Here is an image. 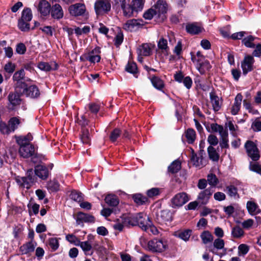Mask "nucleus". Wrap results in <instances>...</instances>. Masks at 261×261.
<instances>
[{"mask_svg":"<svg viewBox=\"0 0 261 261\" xmlns=\"http://www.w3.org/2000/svg\"><path fill=\"white\" fill-rule=\"evenodd\" d=\"M80 138L81 142L84 145L88 146L91 144V138L90 135V132L88 128H81Z\"/></svg>","mask_w":261,"mask_h":261,"instance_id":"25","label":"nucleus"},{"mask_svg":"<svg viewBox=\"0 0 261 261\" xmlns=\"http://www.w3.org/2000/svg\"><path fill=\"white\" fill-rule=\"evenodd\" d=\"M158 47L159 49L162 50H166L168 49L167 40L163 37H162L158 42Z\"/></svg>","mask_w":261,"mask_h":261,"instance_id":"64","label":"nucleus"},{"mask_svg":"<svg viewBox=\"0 0 261 261\" xmlns=\"http://www.w3.org/2000/svg\"><path fill=\"white\" fill-rule=\"evenodd\" d=\"M147 247L152 252H162L167 249L168 245L162 239H153L148 242Z\"/></svg>","mask_w":261,"mask_h":261,"instance_id":"5","label":"nucleus"},{"mask_svg":"<svg viewBox=\"0 0 261 261\" xmlns=\"http://www.w3.org/2000/svg\"><path fill=\"white\" fill-rule=\"evenodd\" d=\"M124 223L125 226L129 227L130 226H137V214L130 216H123Z\"/></svg>","mask_w":261,"mask_h":261,"instance_id":"29","label":"nucleus"},{"mask_svg":"<svg viewBox=\"0 0 261 261\" xmlns=\"http://www.w3.org/2000/svg\"><path fill=\"white\" fill-rule=\"evenodd\" d=\"M36 244L37 243L35 242H34V243H32V241H29L25 243L22 245L20 246L19 248V251L20 253V254H28L34 252Z\"/></svg>","mask_w":261,"mask_h":261,"instance_id":"23","label":"nucleus"},{"mask_svg":"<svg viewBox=\"0 0 261 261\" xmlns=\"http://www.w3.org/2000/svg\"><path fill=\"white\" fill-rule=\"evenodd\" d=\"M33 18V14L31 8L25 7L23 9L21 12V17L19 18L20 19L31 21Z\"/></svg>","mask_w":261,"mask_h":261,"instance_id":"44","label":"nucleus"},{"mask_svg":"<svg viewBox=\"0 0 261 261\" xmlns=\"http://www.w3.org/2000/svg\"><path fill=\"white\" fill-rule=\"evenodd\" d=\"M75 220L76 224L80 225L84 222L94 223L95 221V218L93 215L82 212H79L76 214Z\"/></svg>","mask_w":261,"mask_h":261,"instance_id":"18","label":"nucleus"},{"mask_svg":"<svg viewBox=\"0 0 261 261\" xmlns=\"http://www.w3.org/2000/svg\"><path fill=\"white\" fill-rule=\"evenodd\" d=\"M191 233L192 230L185 229L184 230L178 232L176 236L182 240L187 241L189 240L190 236H191Z\"/></svg>","mask_w":261,"mask_h":261,"instance_id":"51","label":"nucleus"},{"mask_svg":"<svg viewBox=\"0 0 261 261\" xmlns=\"http://www.w3.org/2000/svg\"><path fill=\"white\" fill-rule=\"evenodd\" d=\"M249 169L250 171L255 172L261 175V165L258 162H250Z\"/></svg>","mask_w":261,"mask_h":261,"instance_id":"55","label":"nucleus"},{"mask_svg":"<svg viewBox=\"0 0 261 261\" xmlns=\"http://www.w3.org/2000/svg\"><path fill=\"white\" fill-rule=\"evenodd\" d=\"M189 200L187 194L185 192L176 194L171 199V204L173 208L179 207L182 206Z\"/></svg>","mask_w":261,"mask_h":261,"instance_id":"10","label":"nucleus"},{"mask_svg":"<svg viewBox=\"0 0 261 261\" xmlns=\"http://www.w3.org/2000/svg\"><path fill=\"white\" fill-rule=\"evenodd\" d=\"M207 181L211 186V187L214 188L219 183V180L216 175L214 173H210L207 176Z\"/></svg>","mask_w":261,"mask_h":261,"instance_id":"53","label":"nucleus"},{"mask_svg":"<svg viewBox=\"0 0 261 261\" xmlns=\"http://www.w3.org/2000/svg\"><path fill=\"white\" fill-rule=\"evenodd\" d=\"M54 166V164L51 163L37 164L34 167L35 174L41 180H46L51 176Z\"/></svg>","mask_w":261,"mask_h":261,"instance_id":"2","label":"nucleus"},{"mask_svg":"<svg viewBox=\"0 0 261 261\" xmlns=\"http://www.w3.org/2000/svg\"><path fill=\"white\" fill-rule=\"evenodd\" d=\"M129 197L133 199L137 206L148 205L150 203L148 197L141 193L130 194L129 195Z\"/></svg>","mask_w":261,"mask_h":261,"instance_id":"16","label":"nucleus"},{"mask_svg":"<svg viewBox=\"0 0 261 261\" xmlns=\"http://www.w3.org/2000/svg\"><path fill=\"white\" fill-rule=\"evenodd\" d=\"M200 238L202 243L207 244L213 241V236L212 233L208 230L203 231L200 234Z\"/></svg>","mask_w":261,"mask_h":261,"instance_id":"49","label":"nucleus"},{"mask_svg":"<svg viewBox=\"0 0 261 261\" xmlns=\"http://www.w3.org/2000/svg\"><path fill=\"white\" fill-rule=\"evenodd\" d=\"M196 132L193 128H189L185 132V137L189 144H193L196 139Z\"/></svg>","mask_w":261,"mask_h":261,"instance_id":"40","label":"nucleus"},{"mask_svg":"<svg viewBox=\"0 0 261 261\" xmlns=\"http://www.w3.org/2000/svg\"><path fill=\"white\" fill-rule=\"evenodd\" d=\"M59 239L57 238H50L48 239V245L52 251H55L59 248Z\"/></svg>","mask_w":261,"mask_h":261,"instance_id":"56","label":"nucleus"},{"mask_svg":"<svg viewBox=\"0 0 261 261\" xmlns=\"http://www.w3.org/2000/svg\"><path fill=\"white\" fill-rule=\"evenodd\" d=\"M66 239L71 243L74 244L75 246H79L81 242L80 240L73 234H68L66 236Z\"/></svg>","mask_w":261,"mask_h":261,"instance_id":"60","label":"nucleus"},{"mask_svg":"<svg viewBox=\"0 0 261 261\" xmlns=\"http://www.w3.org/2000/svg\"><path fill=\"white\" fill-rule=\"evenodd\" d=\"M16 91L20 94L33 99L38 98L40 95V90L36 85H29L28 83H25L24 86Z\"/></svg>","mask_w":261,"mask_h":261,"instance_id":"3","label":"nucleus"},{"mask_svg":"<svg viewBox=\"0 0 261 261\" xmlns=\"http://www.w3.org/2000/svg\"><path fill=\"white\" fill-rule=\"evenodd\" d=\"M221 137L220 142V146L222 148H228L229 147L228 142V134L227 129H225L224 132L220 134Z\"/></svg>","mask_w":261,"mask_h":261,"instance_id":"48","label":"nucleus"},{"mask_svg":"<svg viewBox=\"0 0 261 261\" xmlns=\"http://www.w3.org/2000/svg\"><path fill=\"white\" fill-rule=\"evenodd\" d=\"M227 194L230 197L239 196L238 188L234 185H229L226 187Z\"/></svg>","mask_w":261,"mask_h":261,"instance_id":"59","label":"nucleus"},{"mask_svg":"<svg viewBox=\"0 0 261 261\" xmlns=\"http://www.w3.org/2000/svg\"><path fill=\"white\" fill-rule=\"evenodd\" d=\"M122 130L119 127H115L110 133L109 140L112 143H115L121 136Z\"/></svg>","mask_w":261,"mask_h":261,"instance_id":"38","label":"nucleus"},{"mask_svg":"<svg viewBox=\"0 0 261 261\" xmlns=\"http://www.w3.org/2000/svg\"><path fill=\"white\" fill-rule=\"evenodd\" d=\"M126 3V0H112V8L117 13H118Z\"/></svg>","mask_w":261,"mask_h":261,"instance_id":"47","label":"nucleus"},{"mask_svg":"<svg viewBox=\"0 0 261 261\" xmlns=\"http://www.w3.org/2000/svg\"><path fill=\"white\" fill-rule=\"evenodd\" d=\"M117 33L115 37L114 38V41L115 46L116 47H118L123 41L124 36L122 31L120 27H117Z\"/></svg>","mask_w":261,"mask_h":261,"instance_id":"41","label":"nucleus"},{"mask_svg":"<svg viewBox=\"0 0 261 261\" xmlns=\"http://www.w3.org/2000/svg\"><path fill=\"white\" fill-rule=\"evenodd\" d=\"M256 38L257 37L252 35L247 36L242 39V43L247 48H254L255 46L254 41Z\"/></svg>","mask_w":261,"mask_h":261,"instance_id":"31","label":"nucleus"},{"mask_svg":"<svg viewBox=\"0 0 261 261\" xmlns=\"http://www.w3.org/2000/svg\"><path fill=\"white\" fill-rule=\"evenodd\" d=\"M171 215L169 210H162L160 213H156L154 220L158 224L163 225L166 222H170L172 220Z\"/></svg>","mask_w":261,"mask_h":261,"instance_id":"13","label":"nucleus"},{"mask_svg":"<svg viewBox=\"0 0 261 261\" xmlns=\"http://www.w3.org/2000/svg\"><path fill=\"white\" fill-rule=\"evenodd\" d=\"M25 73L23 68H21L19 70L15 71L13 75L12 79L14 84L15 90L16 91L22 86H24L26 81H24Z\"/></svg>","mask_w":261,"mask_h":261,"instance_id":"8","label":"nucleus"},{"mask_svg":"<svg viewBox=\"0 0 261 261\" xmlns=\"http://www.w3.org/2000/svg\"><path fill=\"white\" fill-rule=\"evenodd\" d=\"M210 98L214 111L215 112L219 111L221 108L223 99L219 98L214 89L210 93Z\"/></svg>","mask_w":261,"mask_h":261,"instance_id":"19","label":"nucleus"},{"mask_svg":"<svg viewBox=\"0 0 261 261\" xmlns=\"http://www.w3.org/2000/svg\"><path fill=\"white\" fill-rule=\"evenodd\" d=\"M244 231L239 225H236L232 228L231 234L232 238L234 239H240L244 235Z\"/></svg>","mask_w":261,"mask_h":261,"instance_id":"39","label":"nucleus"},{"mask_svg":"<svg viewBox=\"0 0 261 261\" xmlns=\"http://www.w3.org/2000/svg\"><path fill=\"white\" fill-rule=\"evenodd\" d=\"M141 54L144 56H149L151 54V48L147 43L143 44L140 49Z\"/></svg>","mask_w":261,"mask_h":261,"instance_id":"61","label":"nucleus"},{"mask_svg":"<svg viewBox=\"0 0 261 261\" xmlns=\"http://www.w3.org/2000/svg\"><path fill=\"white\" fill-rule=\"evenodd\" d=\"M79 246L81 247V248L84 252L85 255H92L93 254V250L91 251L90 253H89V252L92 249V246L88 241H81Z\"/></svg>","mask_w":261,"mask_h":261,"instance_id":"50","label":"nucleus"},{"mask_svg":"<svg viewBox=\"0 0 261 261\" xmlns=\"http://www.w3.org/2000/svg\"><path fill=\"white\" fill-rule=\"evenodd\" d=\"M105 202L111 207H116L119 203L118 197L114 194H107L105 198Z\"/></svg>","mask_w":261,"mask_h":261,"instance_id":"26","label":"nucleus"},{"mask_svg":"<svg viewBox=\"0 0 261 261\" xmlns=\"http://www.w3.org/2000/svg\"><path fill=\"white\" fill-rule=\"evenodd\" d=\"M225 242L223 239L218 238L215 240L213 243L214 247L217 250L224 249Z\"/></svg>","mask_w":261,"mask_h":261,"instance_id":"62","label":"nucleus"},{"mask_svg":"<svg viewBox=\"0 0 261 261\" xmlns=\"http://www.w3.org/2000/svg\"><path fill=\"white\" fill-rule=\"evenodd\" d=\"M69 196L71 200L77 203L84 200V194L81 192L75 190H71Z\"/></svg>","mask_w":261,"mask_h":261,"instance_id":"34","label":"nucleus"},{"mask_svg":"<svg viewBox=\"0 0 261 261\" xmlns=\"http://www.w3.org/2000/svg\"><path fill=\"white\" fill-rule=\"evenodd\" d=\"M16 65L11 61L8 62L4 66V72L10 74H13L15 70Z\"/></svg>","mask_w":261,"mask_h":261,"instance_id":"57","label":"nucleus"},{"mask_svg":"<svg viewBox=\"0 0 261 261\" xmlns=\"http://www.w3.org/2000/svg\"><path fill=\"white\" fill-rule=\"evenodd\" d=\"M137 216L138 218L137 219V226H139L142 230L146 231L148 229V220H146L142 213H137Z\"/></svg>","mask_w":261,"mask_h":261,"instance_id":"32","label":"nucleus"},{"mask_svg":"<svg viewBox=\"0 0 261 261\" xmlns=\"http://www.w3.org/2000/svg\"><path fill=\"white\" fill-rule=\"evenodd\" d=\"M30 21L18 19L17 21V27L18 29L23 32H29L31 30Z\"/></svg>","mask_w":261,"mask_h":261,"instance_id":"37","label":"nucleus"},{"mask_svg":"<svg viewBox=\"0 0 261 261\" xmlns=\"http://www.w3.org/2000/svg\"><path fill=\"white\" fill-rule=\"evenodd\" d=\"M207 153L210 160L214 162H218L219 160V154L216 151L215 148L212 146L207 148Z\"/></svg>","mask_w":261,"mask_h":261,"instance_id":"43","label":"nucleus"},{"mask_svg":"<svg viewBox=\"0 0 261 261\" xmlns=\"http://www.w3.org/2000/svg\"><path fill=\"white\" fill-rule=\"evenodd\" d=\"M192 150V156L191 158V161L193 162V165L195 166H199L200 165H203L202 163V160L203 159V157L202 156V154H201L200 155V162H199V158L197 156L196 153H195L193 149Z\"/></svg>","mask_w":261,"mask_h":261,"instance_id":"52","label":"nucleus"},{"mask_svg":"<svg viewBox=\"0 0 261 261\" xmlns=\"http://www.w3.org/2000/svg\"><path fill=\"white\" fill-rule=\"evenodd\" d=\"M214 192L213 187H208L205 190L201 191L198 194L197 199L201 205H206L208 202Z\"/></svg>","mask_w":261,"mask_h":261,"instance_id":"17","label":"nucleus"},{"mask_svg":"<svg viewBox=\"0 0 261 261\" xmlns=\"http://www.w3.org/2000/svg\"><path fill=\"white\" fill-rule=\"evenodd\" d=\"M14 138L19 146L18 153L20 157L25 159L31 158L35 151H37L38 146L31 143L33 136L31 133H28L26 135H15Z\"/></svg>","mask_w":261,"mask_h":261,"instance_id":"1","label":"nucleus"},{"mask_svg":"<svg viewBox=\"0 0 261 261\" xmlns=\"http://www.w3.org/2000/svg\"><path fill=\"white\" fill-rule=\"evenodd\" d=\"M69 14L73 16H83L86 12V8L84 4L76 3L69 7Z\"/></svg>","mask_w":261,"mask_h":261,"instance_id":"14","label":"nucleus"},{"mask_svg":"<svg viewBox=\"0 0 261 261\" xmlns=\"http://www.w3.org/2000/svg\"><path fill=\"white\" fill-rule=\"evenodd\" d=\"M48 159L45 155L38 153L37 151H35L34 154L31 158V162L35 164L43 163L42 161H46Z\"/></svg>","mask_w":261,"mask_h":261,"instance_id":"35","label":"nucleus"},{"mask_svg":"<svg viewBox=\"0 0 261 261\" xmlns=\"http://www.w3.org/2000/svg\"><path fill=\"white\" fill-rule=\"evenodd\" d=\"M51 5L46 0H40L37 6V11L41 17L45 18L48 16L50 12Z\"/></svg>","mask_w":261,"mask_h":261,"instance_id":"15","label":"nucleus"},{"mask_svg":"<svg viewBox=\"0 0 261 261\" xmlns=\"http://www.w3.org/2000/svg\"><path fill=\"white\" fill-rule=\"evenodd\" d=\"M50 14L54 19L59 20L62 19L64 16V11L61 6L57 3L52 5Z\"/></svg>","mask_w":261,"mask_h":261,"instance_id":"21","label":"nucleus"},{"mask_svg":"<svg viewBox=\"0 0 261 261\" xmlns=\"http://www.w3.org/2000/svg\"><path fill=\"white\" fill-rule=\"evenodd\" d=\"M126 72L132 74L134 77L138 78L139 76V70L137 64L134 62L128 61L125 67Z\"/></svg>","mask_w":261,"mask_h":261,"instance_id":"27","label":"nucleus"},{"mask_svg":"<svg viewBox=\"0 0 261 261\" xmlns=\"http://www.w3.org/2000/svg\"><path fill=\"white\" fill-rule=\"evenodd\" d=\"M155 16H157L156 12L155 10L151 8L144 13L143 17L145 19L151 20Z\"/></svg>","mask_w":261,"mask_h":261,"instance_id":"58","label":"nucleus"},{"mask_svg":"<svg viewBox=\"0 0 261 261\" xmlns=\"http://www.w3.org/2000/svg\"><path fill=\"white\" fill-rule=\"evenodd\" d=\"M37 176L35 174L34 170L32 168L28 169L25 173V176L21 177L22 184L21 185H25L26 188L29 189L32 185L37 181Z\"/></svg>","mask_w":261,"mask_h":261,"instance_id":"11","label":"nucleus"},{"mask_svg":"<svg viewBox=\"0 0 261 261\" xmlns=\"http://www.w3.org/2000/svg\"><path fill=\"white\" fill-rule=\"evenodd\" d=\"M245 148L249 157L254 162H257L260 158L259 149L257 145L252 141L248 140L245 144Z\"/></svg>","mask_w":261,"mask_h":261,"instance_id":"6","label":"nucleus"},{"mask_svg":"<svg viewBox=\"0 0 261 261\" xmlns=\"http://www.w3.org/2000/svg\"><path fill=\"white\" fill-rule=\"evenodd\" d=\"M47 190L51 192H56L59 190L60 184L57 180L54 179L47 182L46 185Z\"/></svg>","mask_w":261,"mask_h":261,"instance_id":"45","label":"nucleus"},{"mask_svg":"<svg viewBox=\"0 0 261 261\" xmlns=\"http://www.w3.org/2000/svg\"><path fill=\"white\" fill-rule=\"evenodd\" d=\"M111 9L110 0H97L94 4V10L97 16L108 14Z\"/></svg>","mask_w":261,"mask_h":261,"instance_id":"7","label":"nucleus"},{"mask_svg":"<svg viewBox=\"0 0 261 261\" xmlns=\"http://www.w3.org/2000/svg\"><path fill=\"white\" fill-rule=\"evenodd\" d=\"M156 12L158 22H163L166 18V14L168 10V5L165 0H158L153 6Z\"/></svg>","mask_w":261,"mask_h":261,"instance_id":"4","label":"nucleus"},{"mask_svg":"<svg viewBox=\"0 0 261 261\" xmlns=\"http://www.w3.org/2000/svg\"><path fill=\"white\" fill-rule=\"evenodd\" d=\"M212 66L207 60L205 59H197L196 60V69L201 75L205 73L206 71H209Z\"/></svg>","mask_w":261,"mask_h":261,"instance_id":"20","label":"nucleus"},{"mask_svg":"<svg viewBox=\"0 0 261 261\" xmlns=\"http://www.w3.org/2000/svg\"><path fill=\"white\" fill-rule=\"evenodd\" d=\"M204 30V29L197 22L188 23L186 25V31L191 35H198Z\"/></svg>","mask_w":261,"mask_h":261,"instance_id":"22","label":"nucleus"},{"mask_svg":"<svg viewBox=\"0 0 261 261\" xmlns=\"http://www.w3.org/2000/svg\"><path fill=\"white\" fill-rule=\"evenodd\" d=\"M21 96H23V94H20L18 91L15 90L14 92H10L8 96V99L10 104L8 108L10 111L15 110V107L20 105L21 101L20 97Z\"/></svg>","mask_w":261,"mask_h":261,"instance_id":"12","label":"nucleus"},{"mask_svg":"<svg viewBox=\"0 0 261 261\" xmlns=\"http://www.w3.org/2000/svg\"><path fill=\"white\" fill-rule=\"evenodd\" d=\"M181 168L180 162L178 160H176L172 162L168 166V171L169 173L173 174L177 173L181 169Z\"/></svg>","mask_w":261,"mask_h":261,"instance_id":"36","label":"nucleus"},{"mask_svg":"<svg viewBox=\"0 0 261 261\" xmlns=\"http://www.w3.org/2000/svg\"><path fill=\"white\" fill-rule=\"evenodd\" d=\"M123 11V16L126 17H130L133 16L134 12L135 11V8L133 7L132 5L127 4L126 3L125 6L121 9Z\"/></svg>","mask_w":261,"mask_h":261,"instance_id":"46","label":"nucleus"},{"mask_svg":"<svg viewBox=\"0 0 261 261\" xmlns=\"http://www.w3.org/2000/svg\"><path fill=\"white\" fill-rule=\"evenodd\" d=\"M149 80L152 85V86L156 89L159 90H162L164 86V81L159 76L155 75H150Z\"/></svg>","mask_w":261,"mask_h":261,"instance_id":"28","label":"nucleus"},{"mask_svg":"<svg viewBox=\"0 0 261 261\" xmlns=\"http://www.w3.org/2000/svg\"><path fill=\"white\" fill-rule=\"evenodd\" d=\"M21 123L19 117H12L8 121V124L11 133H13L18 128V125Z\"/></svg>","mask_w":261,"mask_h":261,"instance_id":"30","label":"nucleus"},{"mask_svg":"<svg viewBox=\"0 0 261 261\" xmlns=\"http://www.w3.org/2000/svg\"><path fill=\"white\" fill-rule=\"evenodd\" d=\"M247 208L249 213L252 215L259 214L261 210L258 205L253 201H249L247 202Z\"/></svg>","mask_w":261,"mask_h":261,"instance_id":"33","label":"nucleus"},{"mask_svg":"<svg viewBox=\"0 0 261 261\" xmlns=\"http://www.w3.org/2000/svg\"><path fill=\"white\" fill-rule=\"evenodd\" d=\"M211 128L212 132H219L220 134H222L225 130L222 125H219L217 123H212L211 124Z\"/></svg>","mask_w":261,"mask_h":261,"instance_id":"63","label":"nucleus"},{"mask_svg":"<svg viewBox=\"0 0 261 261\" xmlns=\"http://www.w3.org/2000/svg\"><path fill=\"white\" fill-rule=\"evenodd\" d=\"M254 62L255 60L252 55H246L245 56L243 60L241 62V67L244 75H246L248 72L253 70Z\"/></svg>","mask_w":261,"mask_h":261,"instance_id":"9","label":"nucleus"},{"mask_svg":"<svg viewBox=\"0 0 261 261\" xmlns=\"http://www.w3.org/2000/svg\"><path fill=\"white\" fill-rule=\"evenodd\" d=\"M162 189L159 188H152L146 192V197L149 198L154 199L161 194Z\"/></svg>","mask_w":261,"mask_h":261,"instance_id":"42","label":"nucleus"},{"mask_svg":"<svg viewBox=\"0 0 261 261\" xmlns=\"http://www.w3.org/2000/svg\"><path fill=\"white\" fill-rule=\"evenodd\" d=\"M139 21H143L142 19H133L127 20L124 24L123 28L127 31L133 32L135 30V28L142 27Z\"/></svg>","mask_w":261,"mask_h":261,"instance_id":"24","label":"nucleus"},{"mask_svg":"<svg viewBox=\"0 0 261 261\" xmlns=\"http://www.w3.org/2000/svg\"><path fill=\"white\" fill-rule=\"evenodd\" d=\"M27 206L28 207L29 214L30 216H31L33 214L35 215L38 214L40 208L39 204L35 203L32 205L30 202L28 203Z\"/></svg>","mask_w":261,"mask_h":261,"instance_id":"54","label":"nucleus"}]
</instances>
